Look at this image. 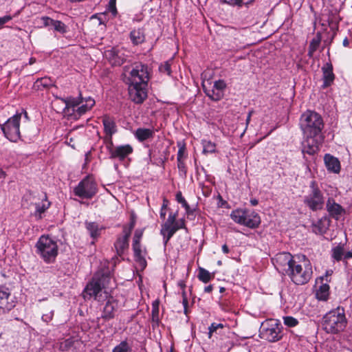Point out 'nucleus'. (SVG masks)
Segmentation results:
<instances>
[{
	"label": "nucleus",
	"instance_id": "nucleus-1",
	"mask_svg": "<svg viewBox=\"0 0 352 352\" xmlns=\"http://www.w3.org/2000/svg\"><path fill=\"white\" fill-rule=\"evenodd\" d=\"M111 276L109 269L99 270L86 286L85 298H94L100 302L106 300L102 312V318L106 320L113 318L119 310L118 301L109 295L107 289L111 285Z\"/></svg>",
	"mask_w": 352,
	"mask_h": 352
},
{
	"label": "nucleus",
	"instance_id": "nucleus-2",
	"mask_svg": "<svg viewBox=\"0 0 352 352\" xmlns=\"http://www.w3.org/2000/svg\"><path fill=\"white\" fill-rule=\"evenodd\" d=\"M299 125L303 134L302 153L314 155L324 138L322 131L324 124L322 116L316 111L307 110L301 115Z\"/></svg>",
	"mask_w": 352,
	"mask_h": 352
},
{
	"label": "nucleus",
	"instance_id": "nucleus-3",
	"mask_svg": "<svg viewBox=\"0 0 352 352\" xmlns=\"http://www.w3.org/2000/svg\"><path fill=\"white\" fill-rule=\"evenodd\" d=\"M147 67L142 64L135 65L128 77L130 99L136 104L142 103L147 98L148 81Z\"/></svg>",
	"mask_w": 352,
	"mask_h": 352
},
{
	"label": "nucleus",
	"instance_id": "nucleus-4",
	"mask_svg": "<svg viewBox=\"0 0 352 352\" xmlns=\"http://www.w3.org/2000/svg\"><path fill=\"white\" fill-rule=\"evenodd\" d=\"M347 320L343 307H338L327 312L322 318V329L327 333L338 334L344 330Z\"/></svg>",
	"mask_w": 352,
	"mask_h": 352
},
{
	"label": "nucleus",
	"instance_id": "nucleus-5",
	"mask_svg": "<svg viewBox=\"0 0 352 352\" xmlns=\"http://www.w3.org/2000/svg\"><path fill=\"white\" fill-rule=\"evenodd\" d=\"M35 248L36 254L46 263L55 261L58 253L57 241L48 235H42L37 241Z\"/></svg>",
	"mask_w": 352,
	"mask_h": 352
},
{
	"label": "nucleus",
	"instance_id": "nucleus-6",
	"mask_svg": "<svg viewBox=\"0 0 352 352\" xmlns=\"http://www.w3.org/2000/svg\"><path fill=\"white\" fill-rule=\"evenodd\" d=\"M312 267L309 261H304L303 263H298L296 261L287 275L296 285H304L309 282L312 276Z\"/></svg>",
	"mask_w": 352,
	"mask_h": 352
},
{
	"label": "nucleus",
	"instance_id": "nucleus-7",
	"mask_svg": "<svg viewBox=\"0 0 352 352\" xmlns=\"http://www.w3.org/2000/svg\"><path fill=\"white\" fill-rule=\"evenodd\" d=\"M282 324L275 319L265 320L261 326V337L269 342H274L280 340L283 337Z\"/></svg>",
	"mask_w": 352,
	"mask_h": 352
},
{
	"label": "nucleus",
	"instance_id": "nucleus-8",
	"mask_svg": "<svg viewBox=\"0 0 352 352\" xmlns=\"http://www.w3.org/2000/svg\"><path fill=\"white\" fill-rule=\"evenodd\" d=\"M98 184L90 175L86 176L74 188V193L76 196L86 199H92L98 193Z\"/></svg>",
	"mask_w": 352,
	"mask_h": 352
},
{
	"label": "nucleus",
	"instance_id": "nucleus-9",
	"mask_svg": "<svg viewBox=\"0 0 352 352\" xmlns=\"http://www.w3.org/2000/svg\"><path fill=\"white\" fill-rule=\"evenodd\" d=\"M21 116L22 113H17L1 125L4 135L12 142H16L21 137L19 127Z\"/></svg>",
	"mask_w": 352,
	"mask_h": 352
},
{
	"label": "nucleus",
	"instance_id": "nucleus-10",
	"mask_svg": "<svg viewBox=\"0 0 352 352\" xmlns=\"http://www.w3.org/2000/svg\"><path fill=\"white\" fill-rule=\"evenodd\" d=\"M310 188V192L304 198L305 204L313 211L322 209L324 204L322 192L317 187L315 182H311Z\"/></svg>",
	"mask_w": 352,
	"mask_h": 352
},
{
	"label": "nucleus",
	"instance_id": "nucleus-11",
	"mask_svg": "<svg viewBox=\"0 0 352 352\" xmlns=\"http://www.w3.org/2000/svg\"><path fill=\"white\" fill-rule=\"evenodd\" d=\"M296 261L289 252H280L272 258L275 268L283 274H287Z\"/></svg>",
	"mask_w": 352,
	"mask_h": 352
},
{
	"label": "nucleus",
	"instance_id": "nucleus-12",
	"mask_svg": "<svg viewBox=\"0 0 352 352\" xmlns=\"http://www.w3.org/2000/svg\"><path fill=\"white\" fill-rule=\"evenodd\" d=\"M344 243H340L331 250V257L333 262L342 261L345 267L349 265L348 261L352 258V250L345 251Z\"/></svg>",
	"mask_w": 352,
	"mask_h": 352
},
{
	"label": "nucleus",
	"instance_id": "nucleus-13",
	"mask_svg": "<svg viewBox=\"0 0 352 352\" xmlns=\"http://www.w3.org/2000/svg\"><path fill=\"white\" fill-rule=\"evenodd\" d=\"M104 55L109 62L115 66L121 65L126 59L125 50L123 48L112 47L105 50Z\"/></svg>",
	"mask_w": 352,
	"mask_h": 352
},
{
	"label": "nucleus",
	"instance_id": "nucleus-14",
	"mask_svg": "<svg viewBox=\"0 0 352 352\" xmlns=\"http://www.w3.org/2000/svg\"><path fill=\"white\" fill-rule=\"evenodd\" d=\"M326 209L329 216L336 219L338 220L342 214L345 213L344 208L337 204L333 198H329L326 203Z\"/></svg>",
	"mask_w": 352,
	"mask_h": 352
},
{
	"label": "nucleus",
	"instance_id": "nucleus-15",
	"mask_svg": "<svg viewBox=\"0 0 352 352\" xmlns=\"http://www.w3.org/2000/svg\"><path fill=\"white\" fill-rule=\"evenodd\" d=\"M133 148L129 144L116 146L115 148L111 151L110 158L124 160L129 155L133 153Z\"/></svg>",
	"mask_w": 352,
	"mask_h": 352
},
{
	"label": "nucleus",
	"instance_id": "nucleus-16",
	"mask_svg": "<svg viewBox=\"0 0 352 352\" xmlns=\"http://www.w3.org/2000/svg\"><path fill=\"white\" fill-rule=\"evenodd\" d=\"M322 72L323 80L322 87L325 89L330 87L335 80L332 64L330 62L326 63L322 67Z\"/></svg>",
	"mask_w": 352,
	"mask_h": 352
},
{
	"label": "nucleus",
	"instance_id": "nucleus-17",
	"mask_svg": "<svg viewBox=\"0 0 352 352\" xmlns=\"http://www.w3.org/2000/svg\"><path fill=\"white\" fill-rule=\"evenodd\" d=\"M244 221L246 223L243 226L254 229L258 228L261 223V218L257 212L254 210L245 209Z\"/></svg>",
	"mask_w": 352,
	"mask_h": 352
},
{
	"label": "nucleus",
	"instance_id": "nucleus-18",
	"mask_svg": "<svg viewBox=\"0 0 352 352\" xmlns=\"http://www.w3.org/2000/svg\"><path fill=\"white\" fill-rule=\"evenodd\" d=\"M60 100L65 104L64 111L66 113L70 114L76 112V109L81 103H83V98L80 96L78 98L69 97L67 98H62Z\"/></svg>",
	"mask_w": 352,
	"mask_h": 352
},
{
	"label": "nucleus",
	"instance_id": "nucleus-19",
	"mask_svg": "<svg viewBox=\"0 0 352 352\" xmlns=\"http://www.w3.org/2000/svg\"><path fill=\"white\" fill-rule=\"evenodd\" d=\"M132 248L135 261L142 270L144 269L146 267V261L145 259V256L146 255V250L142 248L140 243H133Z\"/></svg>",
	"mask_w": 352,
	"mask_h": 352
},
{
	"label": "nucleus",
	"instance_id": "nucleus-20",
	"mask_svg": "<svg viewBox=\"0 0 352 352\" xmlns=\"http://www.w3.org/2000/svg\"><path fill=\"white\" fill-rule=\"evenodd\" d=\"M329 224V219L326 217H323L312 223L311 229L313 232L316 234H323L328 230Z\"/></svg>",
	"mask_w": 352,
	"mask_h": 352
},
{
	"label": "nucleus",
	"instance_id": "nucleus-21",
	"mask_svg": "<svg viewBox=\"0 0 352 352\" xmlns=\"http://www.w3.org/2000/svg\"><path fill=\"white\" fill-rule=\"evenodd\" d=\"M104 131L107 136H112L117 132V126L113 118L105 115L102 118Z\"/></svg>",
	"mask_w": 352,
	"mask_h": 352
},
{
	"label": "nucleus",
	"instance_id": "nucleus-22",
	"mask_svg": "<svg viewBox=\"0 0 352 352\" xmlns=\"http://www.w3.org/2000/svg\"><path fill=\"white\" fill-rule=\"evenodd\" d=\"M324 164L328 170L338 173L340 170V164L338 158L331 155L330 154H326L324 155Z\"/></svg>",
	"mask_w": 352,
	"mask_h": 352
},
{
	"label": "nucleus",
	"instance_id": "nucleus-23",
	"mask_svg": "<svg viewBox=\"0 0 352 352\" xmlns=\"http://www.w3.org/2000/svg\"><path fill=\"white\" fill-rule=\"evenodd\" d=\"M177 231V228H174L173 225L166 223H163L162 225L160 233L163 236L164 243L165 246Z\"/></svg>",
	"mask_w": 352,
	"mask_h": 352
},
{
	"label": "nucleus",
	"instance_id": "nucleus-24",
	"mask_svg": "<svg viewBox=\"0 0 352 352\" xmlns=\"http://www.w3.org/2000/svg\"><path fill=\"white\" fill-rule=\"evenodd\" d=\"M153 135L154 131L151 129L138 128L135 132V136L140 142L151 138Z\"/></svg>",
	"mask_w": 352,
	"mask_h": 352
},
{
	"label": "nucleus",
	"instance_id": "nucleus-25",
	"mask_svg": "<svg viewBox=\"0 0 352 352\" xmlns=\"http://www.w3.org/2000/svg\"><path fill=\"white\" fill-rule=\"evenodd\" d=\"M85 227L89 232L90 236L93 239H96L100 236L102 228L96 222H85Z\"/></svg>",
	"mask_w": 352,
	"mask_h": 352
},
{
	"label": "nucleus",
	"instance_id": "nucleus-26",
	"mask_svg": "<svg viewBox=\"0 0 352 352\" xmlns=\"http://www.w3.org/2000/svg\"><path fill=\"white\" fill-rule=\"evenodd\" d=\"M130 38L134 45L142 43L145 40V35L143 30H133L130 33Z\"/></svg>",
	"mask_w": 352,
	"mask_h": 352
},
{
	"label": "nucleus",
	"instance_id": "nucleus-27",
	"mask_svg": "<svg viewBox=\"0 0 352 352\" xmlns=\"http://www.w3.org/2000/svg\"><path fill=\"white\" fill-rule=\"evenodd\" d=\"M50 206V203L48 202L46 199V196H45V201H42V203H38L35 204V212L34 213V216L37 219H41L42 218V214L44 213L47 209L49 208Z\"/></svg>",
	"mask_w": 352,
	"mask_h": 352
},
{
	"label": "nucleus",
	"instance_id": "nucleus-28",
	"mask_svg": "<svg viewBox=\"0 0 352 352\" xmlns=\"http://www.w3.org/2000/svg\"><path fill=\"white\" fill-rule=\"evenodd\" d=\"M329 295V285L324 283L322 284L317 289L316 292V296L319 300L325 301L328 299Z\"/></svg>",
	"mask_w": 352,
	"mask_h": 352
},
{
	"label": "nucleus",
	"instance_id": "nucleus-29",
	"mask_svg": "<svg viewBox=\"0 0 352 352\" xmlns=\"http://www.w3.org/2000/svg\"><path fill=\"white\" fill-rule=\"evenodd\" d=\"M14 307L15 303L10 298L0 300V315L9 312Z\"/></svg>",
	"mask_w": 352,
	"mask_h": 352
},
{
	"label": "nucleus",
	"instance_id": "nucleus-30",
	"mask_svg": "<svg viewBox=\"0 0 352 352\" xmlns=\"http://www.w3.org/2000/svg\"><path fill=\"white\" fill-rule=\"evenodd\" d=\"M114 246L117 254L121 256L129 247V240L126 239V237H118Z\"/></svg>",
	"mask_w": 352,
	"mask_h": 352
},
{
	"label": "nucleus",
	"instance_id": "nucleus-31",
	"mask_svg": "<svg viewBox=\"0 0 352 352\" xmlns=\"http://www.w3.org/2000/svg\"><path fill=\"white\" fill-rule=\"evenodd\" d=\"M245 214V209H236L232 211L230 217L235 223L243 226L246 223L244 221Z\"/></svg>",
	"mask_w": 352,
	"mask_h": 352
},
{
	"label": "nucleus",
	"instance_id": "nucleus-32",
	"mask_svg": "<svg viewBox=\"0 0 352 352\" xmlns=\"http://www.w3.org/2000/svg\"><path fill=\"white\" fill-rule=\"evenodd\" d=\"M203 88H204V92L206 93V94L213 100H215V101L219 100L223 96V94L222 92L217 90L213 87L212 89H207L205 85H203Z\"/></svg>",
	"mask_w": 352,
	"mask_h": 352
},
{
	"label": "nucleus",
	"instance_id": "nucleus-33",
	"mask_svg": "<svg viewBox=\"0 0 352 352\" xmlns=\"http://www.w3.org/2000/svg\"><path fill=\"white\" fill-rule=\"evenodd\" d=\"M151 319L155 324L158 325L160 322V301L158 300H154L152 303Z\"/></svg>",
	"mask_w": 352,
	"mask_h": 352
},
{
	"label": "nucleus",
	"instance_id": "nucleus-34",
	"mask_svg": "<svg viewBox=\"0 0 352 352\" xmlns=\"http://www.w3.org/2000/svg\"><path fill=\"white\" fill-rule=\"evenodd\" d=\"M112 352H132V346L126 340H123L113 349Z\"/></svg>",
	"mask_w": 352,
	"mask_h": 352
},
{
	"label": "nucleus",
	"instance_id": "nucleus-35",
	"mask_svg": "<svg viewBox=\"0 0 352 352\" xmlns=\"http://www.w3.org/2000/svg\"><path fill=\"white\" fill-rule=\"evenodd\" d=\"M52 85V81L50 78L44 77L38 79L34 84V86L37 89L42 88H47Z\"/></svg>",
	"mask_w": 352,
	"mask_h": 352
},
{
	"label": "nucleus",
	"instance_id": "nucleus-36",
	"mask_svg": "<svg viewBox=\"0 0 352 352\" xmlns=\"http://www.w3.org/2000/svg\"><path fill=\"white\" fill-rule=\"evenodd\" d=\"M52 29L60 34H65L67 32V27L63 22L54 19L52 24Z\"/></svg>",
	"mask_w": 352,
	"mask_h": 352
},
{
	"label": "nucleus",
	"instance_id": "nucleus-37",
	"mask_svg": "<svg viewBox=\"0 0 352 352\" xmlns=\"http://www.w3.org/2000/svg\"><path fill=\"white\" fill-rule=\"evenodd\" d=\"M214 277V275L210 274L208 270H205L204 268L200 267L199 270V274L198 278L199 279L205 283H207L209 282L212 278Z\"/></svg>",
	"mask_w": 352,
	"mask_h": 352
},
{
	"label": "nucleus",
	"instance_id": "nucleus-38",
	"mask_svg": "<svg viewBox=\"0 0 352 352\" xmlns=\"http://www.w3.org/2000/svg\"><path fill=\"white\" fill-rule=\"evenodd\" d=\"M203 153L204 154L212 153L215 152L216 145L211 141L202 140Z\"/></svg>",
	"mask_w": 352,
	"mask_h": 352
},
{
	"label": "nucleus",
	"instance_id": "nucleus-39",
	"mask_svg": "<svg viewBox=\"0 0 352 352\" xmlns=\"http://www.w3.org/2000/svg\"><path fill=\"white\" fill-rule=\"evenodd\" d=\"M76 342H78V340L74 338H69L65 339V340L62 341L60 343V348L61 350H63V351L68 350L71 347H72Z\"/></svg>",
	"mask_w": 352,
	"mask_h": 352
},
{
	"label": "nucleus",
	"instance_id": "nucleus-40",
	"mask_svg": "<svg viewBox=\"0 0 352 352\" xmlns=\"http://www.w3.org/2000/svg\"><path fill=\"white\" fill-rule=\"evenodd\" d=\"M283 320L285 325L288 327H294L298 324V320L292 316H285Z\"/></svg>",
	"mask_w": 352,
	"mask_h": 352
},
{
	"label": "nucleus",
	"instance_id": "nucleus-41",
	"mask_svg": "<svg viewBox=\"0 0 352 352\" xmlns=\"http://www.w3.org/2000/svg\"><path fill=\"white\" fill-rule=\"evenodd\" d=\"M177 146L179 148L178 152H177V161H179L181 160H183L185 156V152H186V146L185 144L182 142H177Z\"/></svg>",
	"mask_w": 352,
	"mask_h": 352
},
{
	"label": "nucleus",
	"instance_id": "nucleus-42",
	"mask_svg": "<svg viewBox=\"0 0 352 352\" xmlns=\"http://www.w3.org/2000/svg\"><path fill=\"white\" fill-rule=\"evenodd\" d=\"M176 200L177 201L178 203H179V204H181L182 205V206L186 209L187 212H189L190 206L188 204V203L186 202V201L184 199V197L182 196L181 192H178L176 194Z\"/></svg>",
	"mask_w": 352,
	"mask_h": 352
},
{
	"label": "nucleus",
	"instance_id": "nucleus-43",
	"mask_svg": "<svg viewBox=\"0 0 352 352\" xmlns=\"http://www.w3.org/2000/svg\"><path fill=\"white\" fill-rule=\"evenodd\" d=\"M223 327V324L221 323H212L211 325L208 327V338H211L214 332L217 331L218 329H222Z\"/></svg>",
	"mask_w": 352,
	"mask_h": 352
},
{
	"label": "nucleus",
	"instance_id": "nucleus-44",
	"mask_svg": "<svg viewBox=\"0 0 352 352\" xmlns=\"http://www.w3.org/2000/svg\"><path fill=\"white\" fill-rule=\"evenodd\" d=\"M159 70L161 73L166 74L167 75H170L171 74V69H170V64L169 61L165 62L164 64H162L159 67Z\"/></svg>",
	"mask_w": 352,
	"mask_h": 352
},
{
	"label": "nucleus",
	"instance_id": "nucleus-45",
	"mask_svg": "<svg viewBox=\"0 0 352 352\" xmlns=\"http://www.w3.org/2000/svg\"><path fill=\"white\" fill-rule=\"evenodd\" d=\"M54 19H51L48 16H42L39 19V21L41 22V27H50L52 28V24L53 23Z\"/></svg>",
	"mask_w": 352,
	"mask_h": 352
},
{
	"label": "nucleus",
	"instance_id": "nucleus-46",
	"mask_svg": "<svg viewBox=\"0 0 352 352\" xmlns=\"http://www.w3.org/2000/svg\"><path fill=\"white\" fill-rule=\"evenodd\" d=\"M226 84L223 80H219L214 82L213 87L217 90L220 91L223 94V91L226 89Z\"/></svg>",
	"mask_w": 352,
	"mask_h": 352
},
{
	"label": "nucleus",
	"instance_id": "nucleus-47",
	"mask_svg": "<svg viewBox=\"0 0 352 352\" xmlns=\"http://www.w3.org/2000/svg\"><path fill=\"white\" fill-rule=\"evenodd\" d=\"M7 298H10L9 289L4 286H0V300H3Z\"/></svg>",
	"mask_w": 352,
	"mask_h": 352
},
{
	"label": "nucleus",
	"instance_id": "nucleus-48",
	"mask_svg": "<svg viewBox=\"0 0 352 352\" xmlns=\"http://www.w3.org/2000/svg\"><path fill=\"white\" fill-rule=\"evenodd\" d=\"M144 232L143 229H138L135 230L133 239V243H140Z\"/></svg>",
	"mask_w": 352,
	"mask_h": 352
},
{
	"label": "nucleus",
	"instance_id": "nucleus-49",
	"mask_svg": "<svg viewBox=\"0 0 352 352\" xmlns=\"http://www.w3.org/2000/svg\"><path fill=\"white\" fill-rule=\"evenodd\" d=\"M108 10L111 13L113 16H116L117 14V9L116 7V0H110L109 2Z\"/></svg>",
	"mask_w": 352,
	"mask_h": 352
},
{
	"label": "nucleus",
	"instance_id": "nucleus-50",
	"mask_svg": "<svg viewBox=\"0 0 352 352\" xmlns=\"http://www.w3.org/2000/svg\"><path fill=\"white\" fill-rule=\"evenodd\" d=\"M168 206V201L166 199H164L163 204L161 207L160 210V218L164 219L166 215V208Z\"/></svg>",
	"mask_w": 352,
	"mask_h": 352
},
{
	"label": "nucleus",
	"instance_id": "nucleus-51",
	"mask_svg": "<svg viewBox=\"0 0 352 352\" xmlns=\"http://www.w3.org/2000/svg\"><path fill=\"white\" fill-rule=\"evenodd\" d=\"M105 142L107 143V148L109 151V155H111V151L115 148V146L113 145V141H112V136H107L105 138Z\"/></svg>",
	"mask_w": 352,
	"mask_h": 352
},
{
	"label": "nucleus",
	"instance_id": "nucleus-52",
	"mask_svg": "<svg viewBox=\"0 0 352 352\" xmlns=\"http://www.w3.org/2000/svg\"><path fill=\"white\" fill-rule=\"evenodd\" d=\"M89 109H88V107H87V105H85V104L83 103H81L79 107L76 109V113H78V115L79 116L85 114L87 111H89Z\"/></svg>",
	"mask_w": 352,
	"mask_h": 352
},
{
	"label": "nucleus",
	"instance_id": "nucleus-53",
	"mask_svg": "<svg viewBox=\"0 0 352 352\" xmlns=\"http://www.w3.org/2000/svg\"><path fill=\"white\" fill-rule=\"evenodd\" d=\"M53 316H54V311L51 310L48 313L43 314L41 318L43 322L48 323L52 320Z\"/></svg>",
	"mask_w": 352,
	"mask_h": 352
},
{
	"label": "nucleus",
	"instance_id": "nucleus-54",
	"mask_svg": "<svg viewBox=\"0 0 352 352\" xmlns=\"http://www.w3.org/2000/svg\"><path fill=\"white\" fill-rule=\"evenodd\" d=\"M177 212H175V213L170 212L168 215L167 220L166 221V222L164 223L173 225V223L177 221Z\"/></svg>",
	"mask_w": 352,
	"mask_h": 352
},
{
	"label": "nucleus",
	"instance_id": "nucleus-55",
	"mask_svg": "<svg viewBox=\"0 0 352 352\" xmlns=\"http://www.w3.org/2000/svg\"><path fill=\"white\" fill-rule=\"evenodd\" d=\"M12 17L10 15H6L4 16L0 17V29H1L4 24L9 22L12 20Z\"/></svg>",
	"mask_w": 352,
	"mask_h": 352
},
{
	"label": "nucleus",
	"instance_id": "nucleus-56",
	"mask_svg": "<svg viewBox=\"0 0 352 352\" xmlns=\"http://www.w3.org/2000/svg\"><path fill=\"white\" fill-rule=\"evenodd\" d=\"M83 101H84L85 105H87V107H88V109L89 110L95 104V100L93 98H90V97H89L87 98H85V99L83 98Z\"/></svg>",
	"mask_w": 352,
	"mask_h": 352
},
{
	"label": "nucleus",
	"instance_id": "nucleus-57",
	"mask_svg": "<svg viewBox=\"0 0 352 352\" xmlns=\"http://www.w3.org/2000/svg\"><path fill=\"white\" fill-rule=\"evenodd\" d=\"M173 227L177 228V230L179 229H182V228H185V221L182 219L179 221H176L173 223Z\"/></svg>",
	"mask_w": 352,
	"mask_h": 352
},
{
	"label": "nucleus",
	"instance_id": "nucleus-58",
	"mask_svg": "<svg viewBox=\"0 0 352 352\" xmlns=\"http://www.w3.org/2000/svg\"><path fill=\"white\" fill-rule=\"evenodd\" d=\"M177 167L179 172H182L184 175L186 174V166L183 160L177 161Z\"/></svg>",
	"mask_w": 352,
	"mask_h": 352
},
{
	"label": "nucleus",
	"instance_id": "nucleus-59",
	"mask_svg": "<svg viewBox=\"0 0 352 352\" xmlns=\"http://www.w3.org/2000/svg\"><path fill=\"white\" fill-rule=\"evenodd\" d=\"M318 45V43H315L314 41H312L311 43L309 48V52H308V55L309 56H311L313 55V53L316 51Z\"/></svg>",
	"mask_w": 352,
	"mask_h": 352
},
{
	"label": "nucleus",
	"instance_id": "nucleus-60",
	"mask_svg": "<svg viewBox=\"0 0 352 352\" xmlns=\"http://www.w3.org/2000/svg\"><path fill=\"white\" fill-rule=\"evenodd\" d=\"M123 233H124V235L122 237H126V239L129 240V236L131 233V230L130 229H129V228L124 227Z\"/></svg>",
	"mask_w": 352,
	"mask_h": 352
},
{
	"label": "nucleus",
	"instance_id": "nucleus-61",
	"mask_svg": "<svg viewBox=\"0 0 352 352\" xmlns=\"http://www.w3.org/2000/svg\"><path fill=\"white\" fill-rule=\"evenodd\" d=\"M183 305L184 307V313L185 314H187V306H188V299L186 296L185 292H183Z\"/></svg>",
	"mask_w": 352,
	"mask_h": 352
},
{
	"label": "nucleus",
	"instance_id": "nucleus-62",
	"mask_svg": "<svg viewBox=\"0 0 352 352\" xmlns=\"http://www.w3.org/2000/svg\"><path fill=\"white\" fill-rule=\"evenodd\" d=\"M227 1L228 3H230L232 6H242L241 0H227Z\"/></svg>",
	"mask_w": 352,
	"mask_h": 352
},
{
	"label": "nucleus",
	"instance_id": "nucleus-63",
	"mask_svg": "<svg viewBox=\"0 0 352 352\" xmlns=\"http://www.w3.org/2000/svg\"><path fill=\"white\" fill-rule=\"evenodd\" d=\"M213 287L212 285H210L204 288V292L206 293H210L212 291Z\"/></svg>",
	"mask_w": 352,
	"mask_h": 352
},
{
	"label": "nucleus",
	"instance_id": "nucleus-64",
	"mask_svg": "<svg viewBox=\"0 0 352 352\" xmlns=\"http://www.w3.org/2000/svg\"><path fill=\"white\" fill-rule=\"evenodd\" d=\"M222 251L224 254H228L229 252V248L227 245L224 244L222 245Z\"/></svg>",
	"mask_w": 352,
	"mask_h": 352
}]
</instances>
